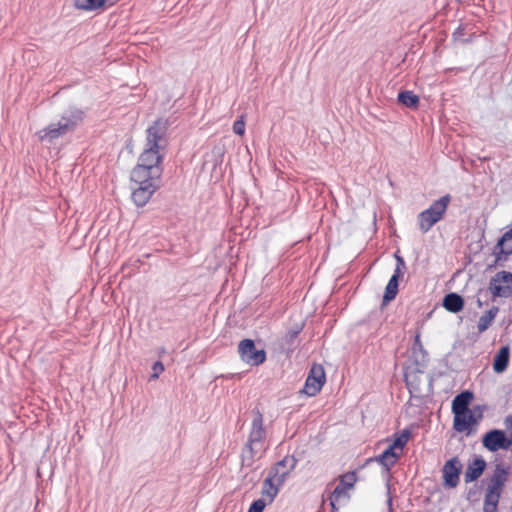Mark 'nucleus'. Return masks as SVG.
Returning <instances> with one entry per match:
<instances>
[{
	"label": "nucleus",
	"instance_id": "obj_1",
	"mask_svg": "<svg viewBox=\"0 0 512 512\" xmlns=\"http://www.w3.org/2000/svg\"><path fill=\"white\" fill-rule=\"evenodd\" d=\"M85 118V111L75 105L68 106L61 114L58 123H52L39 132L42 141H53L60 136L73 132L80 126Z\"/></svg>",
	"mask_w": 512,
	"mask_h": 512
},
{
	"label": "nucleus",
	"instance_id": "obj_2",
	"mask_svg": "<svg viewBox=\"0 0 512 512\" xmlns=\"http://www.w3.org/2000/svg\"><path fill=\"white\" fill-rule=\"evenodd\" d=\"M266 431L263 427V416L259 410L255 411L252 420L248 440L241 452V462L243 466L250 467L256 458L261 457L265 450Z\"/></svg>",
	"mask_w": 512,
	"mask_h": 512
},
{
	"label": "nucleus",
	"instance_id": "obj_3",
	"mask_svg": "<svg viewBox=\"0 0 512 512\" xmlns=\"http://www.w3.org/2000/svg\"><path fill=\"white\" fill-rule=\"evenodd\" d=\"M510 475V468L497 464L490 477L484 496L483 512H498V504Z\"/></svg>",
	"mask_w": 512,
	"mask_h": 512
},
{
	"label": "nucleus",
	"instance_id": "obj_4",
	"mask_svg": "<svg viewBox=\"0 0 512 512\" xmlns=\"http://www.w3.org/2000/svg\"><path fill=\"white\" fill-rule=\"evenodd\" d=\"M162 168L135 166L130 174L133 192H156L161 187Z\"/></svg>",
	"mask_w": 512,
	"mask_h": 512
},
{
	"label": "nucleus",
	"instance_id": "obj_5",
	"mask_svg": "<svg viewBox=\"0 0 512 512\" xmlns=\"http://www.w3.org/2000/svg\"><path fill=\"white\" fill-rule=\"evenodd\" d=\"M288 456L283 457L278 461L269 471L268 476L263 482L261 489V498H264L268 504L272 503L277 496L279 487L284 483L288 470L286 469V462Z\"/></svg>",
	"mask_w": 512,
	"mask_h": 512
},
{
	"label": "nucleus",
	"instance_id": "obj_6",
	"mask_svg": "<svg viewBox=\"0 0 512 512\" xmlns=\"http://www.w3.org/2000/svg\"><path fill=\"white\" fill-rule=\"evenodd\" d=\"M449 203L450 196L446 194L418 215V225L422 233H427L434 224L443 219Z\"/></svg>",
	"mask_w": 512,
	"mask_h": 512
},
{
	"label": "nucleus",
	"instance_id": "obj_7",
	"mask_svg": "<svg viewBox=\"0 0 512 512\" xmlns=\"http://www.w3.org/2000/svg\"><path fill=\"white\" fill-rule=\"evenodd\" d=\"M357 474L355 471L347 472L340 476L339 484L335 487L330 496V505L333 511H337L340 506L350 499V490L353 489L357 482Z\"/></svg>",
	"mask_w": 512,
	"mask_h": 512
},
{
	"label": "nucleus",
	"instance_id": "obj_8",
	"mask_svg": "<svg viewBox=\"0 0 512 512\" xmlns=\"http://www.w3.org/2000/svg\"><path fill=\"white\" fill-rule=\"evenodd\" d=\"M393 443L379 456V462L387 469L392 467L402 455L403 448L408 443L410 432L403 430L399 434L394 435Z\"/></svg>",
	"mask_w": 512,
	"mask_h": 512
},
{
	"label": "nucleus",
	"instance_id": "obj_9",
	"mask_svg": "<svg viewBox=\"0 0 512 512\" xmlns=\"http://www.w3.org/2000/svg\"><path fill=\"white\" fill-rule=\"evenodd\" d=\"M238 353L241 360L251 366H258L266 360V352L263 349H256L252 339L240 341Z\"/></svg>",
	"mask_w": 512,
	"mask_h": 512
},
{
	"label": "nucleus",
	"instance_id": "obj_10",
	"mask_svg": "<svg viewBox=\"0 0 512 512\" xmlns=\"http://www.w3.org/2000/svg\"><path fill=\"white\" fill-rule=\"evenodd\" d=\"M482 418L481 411L469 410L465 413L455 414L453 428L457 432H465L467 435L476 431V427Z\"/></svg>",
	"mask_w": 512,
	"mask_h": 512
},
{
	"label": "nucleus",
	"instance_id": "obj_11",
	"mask_svg": "<svg viewBox=\"0 0 512 512\" xmlns=\"http://www.w3.org/2000/svg\"><path fill=\"white\" fill-rule=\"evenodd\" d=\"M396 259V267L394 270L393 275L391 276L390 280L388 281L384 296H383V304L386 305L390 301L394 300L398 293V282L399 279L402 278L407 270L406 263L404 259L399 256L397 253L395 254Z\"/></svg>",
	"mask_w": 512,
	"mask_h": 512
},
{
	"label": "nucleus",
	"instance_id": "obj_12",
	"mask_svg": "<svg viewBox=\"0 0 512 512\" xmlns=\"http://www.w3.org/2000/svg\"><path fill=\"white\" fill-rule=\"evenodd\" d=\"M326 381L325 370L321 364H314L301 390L307 396H315L320 392Z\"/></svg>",
	"mask_w": 512,
	"mask_h": 512
},
{
	"label": "nucleus",
	"instance_id": "obj_13",
	"mask_svg": "<svg viewBox=\"0 0 512 512\" xmlns=\"http://www.w3.org/2000/svg\"><path fill=\"white\" fill-rule=\"evenodd\" d=\"M169 128L168 119L158 118L146 130V146L160 149Z\"/></svg>",
	"mask_w": 512,
	"mask_h": 512
},
{
	"label": "nucleus",
	"instance_id": "obj_14",
	"mask_svg": "<svg viewBox=\"0 0 512 512\" xmlns=\"http://www.w3.org/2000/svg\"><path fill=\"white\" fill-rule=\"evenodd\" d=\"M489 289L494 297H508L512 294V273L500 271L492 277Z\"/></svg>",
	"mask_w": 512,
	"mask_h": 512
},
{
	"label": "nucleus",
	"instance_id": "obj_15",
	"mask_svg": "<svg viewBox=\"0 0 512 512\" xmlns=\"http://www.w3.org/2000/svg\"><path fill=\"white\" fill-rule=\"evenodd\" d=\"M483 446L491 452L508 450L512 445V438H508L504 431L494 429L488 431L482 438Z\"/></svg>",
	"mask_w": 512,
	"mask_h": 512
},
{
	"label": "nucleus",
	"instance_id": "obj_16",
	"mask_svg": "<svg viewBox=\"0 0 512 512\" xmlns=\"http://www.w3.org/2000/svg\"><path fill=\"white\" fill-rule=\"evenodd\" d=\"M444 484L449 487H456L459 483L460 463L457 458L448 460L443 467Z\"/></svg>",
	"mask_w": 512,
	"mask_h": 512
},
{
	"label": "nucleus",
	"instance_id": "obj_17",
	"mask_svg": "<svg viewBox=\"0 0 512 512\" xmlns=\"http://www.w3.org/2000/svg\"><path fill=\"white\" fill-rule=\"evenodd\" d=\"M496 261H505L512 254V227L499 239L494 248Z\"/></svg>",
	"mask_w": 512,
	"mask_h": 512
},
{
	"label": "nucleus",
	"instance_id": "obj_18",
	"mask_svg": "<svg viewBox=\"0 0 512 512\" xmlns=\"http://www.w3.org/2000/svg\"><path fill=\"white\" fill-rule=\"evenodd\" d=\"M161 162L162 156L159 154V150L146 146L144 151L140 154L136 166H142L145 168H162Z\"/></svg>",
	"mask_w": 512,
	"mask_h": 512
},
{
	"label": "nucleus",
	"instance_id": "obj_19",
	"mask_svg": "<svg viewBox=\"0 0 512 512\" xmlns=\"http://www.w3.org/2000/svg\"><path fill=\"white\" fill-rule=\"evenodd\" d=\"M486 467V462L482 458H476L472 463L468 465L466 468L464 479L466 483L473 482L477 480L482 473L484 472Z\"/></svg>",
	"mask_w": 512,
	"mask_h": 512
},
{
	"label": "nucleus",
	"instance_id": "obj_20",
	"mask_svg": "<svg viewBox=\"0 0 512 512\" xmlns=\"http://www.w3.org/2000/svg\"><path fill=\"white\" fill-rule=\"evenodd\" d=\"M473 400V393L470 391H464L458 394L452 401V412L453 414H460L469 411V404Z\"/></svg>",
	"mask_w": 512,
	"mask_h": 512
},
{
	"label": "nucleus",
	"instance_id": "obj_21",
	"mask_svg": "<svg viewBox=\"0 0 512 512\" xmlns=\"http://www.w3.org/2000/svg\"><path fill=\"white\" fill-rule=\"evenodd\" d=\"M443 306L449 312L457 313L463 309L464 300L460 295L450 293L444 297Z\"/></svg>",
	"mask_w": 512,
	"mask_h": 512
},
{
	"label": "nucleus",
	"instance_id": "obj_22",
	"mask_svg": "<svg viewBox=\"0 0 512 512\" xmlns=\"http://www.w3.org/2000/svg\"><path fill=\"white\" fill-rule=\"evenodd\" d=\"M509 348L507 346L502 347L496 354L493 362V369L496 373H502L506 370L509 363Z\"/></svg>",
	"mask_w": 512,
	"mask_h": 512
},
{
	"label": "nucleus",
	"instance_id": "obj_23",
	"mask_svg": "<svg viewBox=\"0 0 512 512\" xmlns=\"http://www.w3.org/2000/svg\"><path fill=\"white\" fill-rule=\"evenodd\" d=\"M106 3L110 0H75L74 5L76 8L83 11H94L105 7Z\"/></svg>",
	"mask_w": 512,
	"mask_h": 512
},
{
	"label": "nucleus",
	"instance_id": "obj_24",
	"mask_svg": "<svg viewBox=\"0 0 512 512\" xmlns=\"http://www.w3.org/2000/svg\"><path fill=\"white\" fill-rule=\"evenodd\" d=\"M497 312L498 308L493 307L480 317L477 325L479 332H484L485 330L488 329V327L492 324L494 318L496 317Z\"/></svg>",
	"mask_w": 512,
	"mask_h": 512
},
{
	"label": "nucleus",
	"instance_id": "obj_25",
	"mask_svg": "<svg viewBox=\"0 0 512 512\" xmlns=\"http://www.w3.org/2000/svg\"><path fill=\"white\" fill-rule=\"evenodd\" d=\"M398 101L406 107L416 108L419 104V97L412 91H402L398 94Z\"/></svg>",
	"mask_w": 512,
	"mask_h": 512
},
{
	"label": "nucleus",
	"instance_id": "obj_26",
	"mask_svg": "<svg viewBox=\"0 0 512 512\" xmlns=\"http://www.w3.org/2000/svg\"><path fill=\"white\" fill-rule=\"evenodd\" d=\"M152 194H130L129 198L137 207H143L148 203Z\"/></svg>",
	"mask_w": 512,
	"mask_h": 512
},
{
	"label": "nucleus",
	"instance_id": "obj_27",
	"mask_svg": "<svg viewBox=\"0 0 512 512\" xmlns=\"http://www.w3.org/2000/svg\"><path fill=\"white\" fill-rule=\"evenodd\" d=\"M267 504L264 498H259L252 502L247 512H263Z\"/></svg>",
	"mask_w": 512,
	"mask_h": 512
},
{
	"label": "nucleus",
	"instance_id": "obj_28",
	"mask_svg": "<svg viewBox=\"0 0 512 512\" xmlns=\"http://www.w3.org/2000/svg\"><path fill=\"white\" fill-rule=\"evenodd\" d=\"M233 132L239 136H242L245 133V122L242 117L233 123Z\"/></svg>",
	"mask_w": 512,
	"mask_h": 512
},
{
	"label": "nucleus",
	"instance_id": "obj_29",
	"mask_svg": "<svg viewBox=\"0 0 512 512\" xmlns=\"http://www.w3.org/2000/svg\"><path fill=\"white\" fill-rule=\"evenodd\" d=\"M152 370H153V374L151 375V378L157 379L159 377V375L164 371L163 363L161 361H156L153 364Z\"/></svg>",
	"mask_w": 512,
	"mask_h": 512
},
{
	"label": "nucleus",
	"instance_id": "obj_30",
	"mask_svg": "<svg viewBox=\"0 0 512 512\" xmlns=\"http://www.w3.org/2000/svg\"><path fill=\"white\" fill-rule=\"evenodd\" d=\"M303 328V322H299L295 325V328L290 329V334L297 335Z\"/></svg>",
	"mask_w": 512,
	"mask_h": 512
},
{
	"label": "nucleus",
	"instance_id": "obj_31",
	"mask_svg": "<svg viewBox=\"0 0 512 512\" xmlns=\"http://www.w3.org/2000/svg\"><path fill=\"white\" fill-rule=\"evenodd\" d=\"M415 344L417 345H421V339H420V334H417L416 337H415Z\"/></svg>",
	"mask_w": 512,
	"mask_h": 512
}]
</instances>
